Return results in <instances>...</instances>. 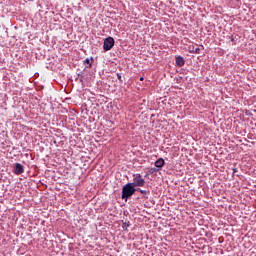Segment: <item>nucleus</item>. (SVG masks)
<instances>
[{
    "mask_svg": "<svg viewBox=\"0 0 256 256\" xmlns=\"http://www.w3.org/2000/svg\"><path fill=\"white\" fill-rule=\"evenodd\" d=\"M135 187L131 183H127L123 188H122V199H129V197H133L135 194Z\"/></svg>",
    "mask_w": 256,
    "mask_h": 256,
    "instance_id": "1",
    "label": "nucleus"
},
{
    "mask_svg": "<svg viewBox=\"0 0 256 256\" xmlns=\"http://www.w3.org/2000/svg\"><path fill=\"white\" fill-rule=\"evenodd\" d=\"M130 184L134 187H145V179H143L141 174H136L134 175L133 182Z\"/></svg>",
    "mask_w": 256,
    "mask_h": 256,
    "instance_id": "2",
    "label": "nucleus"
},
{
    "mask_svg": "<svg viewBox=\"0 0 256 256\" xmlns=\"http://www.w3.org/2000/svg\"><path fill=\"white\" fill-rule=\"evenodd\" d=\"M115 46V39L113 37H108L104 39L103 49L104 51H111Z\"/></svg>",
    "mask_w": 256,
    "mask_h": 256,
    "instance_id": "3",
    "label": "nucleus"
},
{
    "mask_svg": "<svg viewBox=\"0 0 256 256\" xmlns=\"http://www.w3.org/2000/svg\"><path fill=\"white\" fill-rule=\"evenodd\" d=\"M15 175H23L25 173V169L21 163H16L14 168Z\"/></svg>",
    "mask_w": 256,
    "mask_h": 256,
    "instance_id": "4",
    "label": "nucleus"
},
{
    "mask_svg": "<svg viewBox=\"0 0 256 256\" xmlns=\"http://www.w3.org/2000/svg\"><path fill=\"white\" fill-rule=\"evenodd\" d=\"M154 165L158 169H162V167L165 165V160L163 158H159L158 160L155 161Z\"/></svg>",
    "mask_w": 256,
    "mask_h": 256,
    "instance_id": "5",
    "label": "nucleus"
},
{
    "mask_svg": "<svg viewBox=\"0 0 256 256\" xmlns=\"http://www.w3.org/2000/svg\"><path fill=\"white\" fill-rule=\"evenodd\" d=\"M176 65L183 67V65H185V59L181 56L176 57Z\"/></svg>",
    "mask_w": 256,
    "mask_h": 256,
    "instance_id": "6",
    "label": "nucleus"
},
{
    "mask_svg": "<svg viewBox=\"0 0 256 256\" xmlns=\"http://www.w3.org/2000/svg\"><path fill=\"white\" fill-rule=\"evenodd\" d=\"M188 51L189 53H196L199 55V53H201V48H195L194 50H191V47H188Z\"/></svg>",
    "mask_w": 256,
    "mask_h": 256,
    "instance_id": "7",
    "label": "nucleus"
},
{
    "mask_svg": "<svg viewBox=\"0 0 256 256\" xmlns=\"http://www.w3.org/2000/svg\"><path fill=\"white\" fill-rule=\"evenodd\" d=\"M138 191H139L142 195H149V191H147V190L138 189Z\"/></svg>",
    "mask_w": 256,
    "mask_h": 256,
    "instance_id": "8",
    "label": "nucleus"
},
{
    "mask_svg": "<svg viewBox=\"0 0 256 256\" xmlns=\"http://www.w3.org/2000/svg\"><path fill=\"white\" fill-rule=\"evenodd\" d=\"M84 64L89 65V67H91V60L89 58H86L84 60Z\"/></svg>",
    "mask_w": 256,
    "mask_h": 256,
    "instance_id": "9",
    "label": "nucleus"
},
{
    "mask_svg": "<svg viewBox=\"0 0 256 256\" xmlns=\"http://www.w3.org/2000/svg\"><path fill=\"white\" fill-rule=\"evenodd\" d=\"M189 47H191V51H195V46H189Z\"/></svg>",
    "mask_w": 256,
    "mask_h": 256,
    "instance_id": "10",
    "label": "nucleus"
},
{
    "mask_svg": "<svg viewBox=\"0 0 256 256\" xmlns=\"http://www.w3.org/2000/svg\"><path fill=\"white\" fill-rule=\"evenodd\" d=\"M235 173H237V168L233 169V175H235Z\"/></svg>",
    "mask_w": 256,
    "mask_h": 256,
    "instance_id": "11",
    "label": "nucleus"
},
{
    "mask_svg": "<svg viewBox=\"0 0 256 256\" xmlns=\"http://www.w3.org/2000/svg\"><path fill=\"white\" fill-rule=\"evenodd\" d=\"M117 77H118L119 81H121V76H120V74H117Z\"/></svg>",
    "mask_w": 256,
    "mask_h": 256,
    "instance_id": "12",
    "label": "nucleus"
},
{
    "mask_svg": "<svg viewBox=\"0 0 256 256\" xmlns=\"http://www.w3.org/2000/svg\"><path fill=\"white\" fill-rule=\"evenodd\" d=\"M144 80V78L143 77H140V81H143Z\"/></svg>",
    "mask_w": 256,
    "mask_h": 256,
    "instance_id": "13",
    "label": "nucleus"
}]
</instances>
